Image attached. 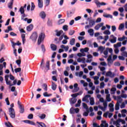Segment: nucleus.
<instances>
[{
  "label": "nucleus",
  "instance_id": "f257e3e1",
  "mask_svg": "<svg viewBox=\"0 0 127 127\" xmlns=\"http://www.w3.org/2000/svg\"><path fill=\"white\" fill-rule=\"evenodd\" d=\"M4 78L6 85L10 87L16 85V83H17V80L14 79L15 78L11 74H10L9 75L8 74H6Z\"/></svg>",
  "mask_w": 127,
  "mask_h": 127
},
{
  "label": "nucleus",
  "instance_id": "f03ea898",
  "mask_svg": "<svg viewBox=\"0 0 127 127\" xmlns=\"http://www.w3.org/2000/svg\"><path fill=\"white\" fill-rule=\"evenodd\" d=\"M11 108H9V115L11 118V119H14L15 118V111H14V109H13V107H14V104L13 103L11 104L10 105Z\"/></svg>",
  "mask_w": 127,
  "mask_h": 127
},
{
  "label": "nucleus",
  "instance_id": "7ed1b4c3",
  "mask_svg": "<svg viewBox=\"0 0 127 127\" xmlns=\"http://www.w3.org/2000/svg\"><path fill=\"white\" fill-rule=\"evenodd\" d=\"M44 38H45V34H44V33H41L39 34V36L38 39V45H40V44H41V42L44 40Z\"/></svg>",
  "mask_w": 127,
  "mask_h": 127
},
{
  "label": "nucleus",
  "instance_id": "20e7f679",
  "mask_svg": "<svg viewBox=\"0 0 127 127\" xmlns=\"http://www.w3.org/2000/svg\"><path fill=\"white\" fill-rule=\"evenodd\" d=\"M114 100H117V103L116 104H121L122 103V102H123V99H122V97L121 96H114Z\"/></svg>",
  "mask_w": 127,
  "mask_h": 127
},
{
  "label": "nucleus",
  "instance_id": "39448f33",
  "mask_svg": "<svg viewBox=\"0 0 127 127\" xmlns=\"http://www.w3.org/2000/svg\"><path fill=\"white\" fill-rule=\"evenodd\" d=\"M30 39L33 41H36V39H37V33L36 32H34L30 36Z\"/></svg>",
  "mask_w": 127,
  "mask_h": 127
},
{
  "label": "nucleus",
  "instance_id": "423d86ee",
  "mask_svg": "<svg viewBox=\"0 0 127 127\" xmlns=\"http://www.w3.org/2000/svg\"><path fill=\"white\" fill-rule=\"evenodd\" d=\"M24 123H25V124H28L29 125H31L32 126H35V123L33 121L30 120H24Z\"/></svg>",
  "mask_w": 127,
  "mask_h": 127
},
{
  "label": "nucleus",
  "instance_id": "0eeeda50",
  "mask_svg": "<svg viewBox=\"0 0 127 127\" xmlns=\"http://www.w3.org/2000/svg\"><path fill=\"white\" fill-rule=\"evenodd\" d=\"M82 94H83V92L82 91H79V92L77 93H74V94H72L71 95V97H72V98H77V97H78V96L80 95H82Z\"/></svg>",
  "mask_w": 127,
  "mask_h": 127
},
{
  "label": "nucleus",
  "instance_id": "6e6552de",
  "mask_svg": "<svg viewBox=\"0 0 127 127\" xmlns=\"http://www.w3.org/2000/svg\"><path fill=\"white\" fill-rule=\"evenodd\" d=\"M100 126L101 127H109V124L107 123L106 121H102Z\"/></svg>",
  "mask_w": 127,
  "mask_h": 127
},
{
  "label": "nucleus",
  "instance_id": "1a4fd4ad",
  "mask_svg": "<svg viewBox=\"0 0 127 127\" xmlns=\"http://www.w3.org/2000/svg\"><path fill=\"white\" fill-rule=\"evenodd\" d=\"M38 6L40 8L43 7V0H38Z\"/></svg>",
  "mask_w": 127,
  "mask_h": 127
},
{
  "label": "nucleus",
  "instance_id": "9d476101",
  "mask_svg": "<svg viewBox=\"0 0 127 127\" xmlns=\"http://www.w3.org/2000/svg\"><path fill=\"white\" fill-rule=\"evenodd\" d=\"M73 87L74 88L73 90V93H76V92H77L78 90L79 89V87H78V84H74Z\"/></svg>",
  "mask_w": 127,
  "mask_h": 127
},
{
  "label": "nucleus",
  "instance_id": "9b49d317",
  "mask_svg": "<svg viewBox=\"0 0 127 127\" xmlns=\"http://www.w3.org/2000/svg\"><path fill=\"white\" fill-rule=\"evenodd\" d=\"M51 48L53 51H56L57 50V46L55 44H51Z\"/></svg>",
  "mask_w": 127,
  "mask_h": 127
},
{
  "label": "nucleus",
  "instance_id": "f8f14e48",
  "mask_svg": "<svg viewBox=\"0 0 127 127\" xmlns=\"http://www.w3.org/2000/svg\"><path fill=\"white\" fill-rule=\"evenodd\" d=\"M118 10L121 13H120V15H121V16H122L123 17H124V16H125V14H124V7H120L118 9Z\"/></svg>",
  "mask_w": 127,
  "mask_h": 127
},
{
  "label": "nucleus",
  "instance_id": "ddd939ff",
  "mask_svg": "<svg viewBox=\"0 0 127 127\" xmlns=\"http://www.w3.org/2000/svg\"><path fill=\"white\" fill-rule=\"evenodd\" d=\"M86 59L85 58H82V59L81 58H78L77 59V62L80 63V62H82L83 64H85L86 62Z\"/></svg>",
  "mask_w": 127,
  "mask_h": 127
},
{
  "label": "nucleus",
  "instance_id": "4468645a",
  "mask_svg": "<svg viewBox=\"0 0 127 127\" xmlns=\"http://www.w3.org/2000/svg\"><path fill=\"white\" fill-rule=\"evenodd\" d=\"M76 102H77V99H76L75 98H72L70 99V105H74V104H75L76 103Z\"/></svg>",
  "mask_w": 127,
  "mask_h": 127
},
{
  "label": "nucleus",
  "instance_id": "2eb2a0df",
  "mask_svg": "<svg viewBox=\"0 0 127 127\" xmlns=\"http://www.w3.org/2000/svg\"><path fill=\"white\" fill-rule=\"evenodd\" d=\"M82 105L84 109H86V112H87L88 113H90V111H89V107H88V105H87V104L85 103H83Z\"/></svg>",
  "mask_w": 127,
  "mask_h": 127
},
{
  "label": "nucleus",
  "instance_id": "dca6fc26",
  "mask_svg": "<svg viewBox=\"0 0 127 127\" xmlns=\"http://www.w3.org/2000/svg\"><path fill=\"white\" fill-rule=\"evenodd\" d=\"M96 5L97 7H101V5H106V3L104 2H96Z\"/></svg>",
  "mask_w": 127,
  "mask_h": 127
},
{
  "label": "nucleus",
  "instance_id": "f3484780",
  "mask_svg": "<svg viewBox=\"0 0 127 127\" xmlns=\"http://www.w3.org/2000/svg\"><path fill=\"white\" fill-rule=\"evenodd\" d=\"M103 106H104V107H102L101 110H102V111H105L108 107V103H107V102H104L103 103Z\"/></svg>",
  "mask_w": 127,
  "mask_h": 127
},
{
  "label": "nucleus",
  "instance_id": "a211bd4d",
  "mask_svg": "<svg viewBox=\"0 0 127 127\" xmlns=\"http://www.w3.org/2000/svg\"><path fill=\"white\" fill-rule=\"evenodd\" d=\"M55 32H56V35H57V36H61V34H62V33H63V31L62 30H60L59 31H58V30H56Z\"/></svg>",
  "mask_w": 127,
  "mask_h": 127
},
{
  "label": "nucleus",
  "instance_id": "6ab92c4d",
  "mask_svg": "<svg viewBox=\"0 0 127 127\" xmlns=\"http://www.w3.org/2000/svg\"><path fill=\"white\" fill-rule=\"evenodd\" d=\"M88 98H91V95L88 94L85 95L83 98H82V101L83 102H86L88 100Z\"/></svg>",
  "mask_w": 127,
  "mask_h": 127
},
{
  "label": "nucleus",
  "instance_id": "aec40b11",
  "mask_svg": "<svg viewBox=\"0 0 127 127\" xmlns=\"http://www.w3.org/2000/svg\"><path fill=\"white\" fill-rule=\"evenodd\" d=\"M33 29V25L30 24L29 26L27 27V31H31Z\"/></svg>",
  "mask_w": 127,
  "mask_h": 127
},
{
  "label": "nucleus",
  "instance_id": "412c9836",
  "mask_svg": "<svg viewBox=\"0 0 127 127\" xmlns=\"http://www.w3.org/2000/svg\"><path fill=\"white\" fill-rule=\"evenodd\" d=\"M52 89L54 91H55L57 88V85H56L54 82H52Z\"/></svg>",
  "mask_w": 127,
  "mask_h": 127
},
{
  "label": "nucleus",
  "instance_id": "4be33fe9",
  "mask_svg": "<svg viewBox=\"0 0 127 127\" xmlns=\"http://www.w3.org/2000/svg\"><path fill=\"white\" fill-rule=\"evenodd\" d=\"M103 25H104V23H100L96 25V30H98V29H99L100 27H102V26H103Z\"/></svg>",
  "mask_w": 127,
  "mask_h": 127
},
{
  "label": "nucleus",
  "instance_id": "5701e85b",
  "mask_svg": "<svg viewBox=\"0 0 127 127\" xmlns=\"http://www.w3.org/2000/svg\"><path fill=\"white\" fill-rule=\"evenodd\" d=\"M40 16H41L42 18L44 19V18H45V17H46V14H45V12H41L40 13Z\"/></svg>",
  "mask_w": 127,
  "mask_h": 127
},
{
  "label": "nucleus",
  "instance_id": "b1692460",
  "mask_svg": "<svg viewBox=\"0 0 127 127\" xmlns=\"http://www.w3.org/2000/svg\"><path fill=\"white\" fill-rule=\"evenodd\" d=\"M20 109V113L23 114L24 113V107L23 106L19 107Z\"/></svg>",
  "mask_w": 127,
  "mask_h": 127
},
{
  "label": "nucleus",
  "instance_id": "393cba45",
  "mask_svg": "<svg viewBox=\"0 0 127 127\" xmlns=\"http://www.w3.org/2000/svg\"><path fill=\"white\" fill-rule=\"evenodd\" d=\"M88 32L91 36H93V35H94V30H93V29H89L88 30Z\"/></svg>",
  "mask_w": 127,
  "mask_h": 127
},
{
  "label": "nucleus",
  "instance_id": "a878e982",
  "mask_svg": "<svg viewBox=\"0 0 127 127\" xmlns=\"http://www.w3.org/2000/svg\"><path fill=\"white\" fill-rule=\"evenodd\" d=\"M113 73H112V71H108L106 73V76H108V77H111V78H113V77H114V75L113 74Z\"/></svg>",
  "mask_w": 127,
  "mask_h": 127
},
{
  "label": "nucleus",
  "instance_id": "bb28decb",
  "mask_svg": "<svg viewBox=\"0 0 127 127\" xmlns=\"http://www.w3.org/2000/svg\"><path fill=\"white\" fill-rule=\"evenodd\" d=\"M75 41H76L75 38H72L70 39L69 42L70 45H75Z\"/></svg>",
  "mask_w": 127,
  "mask_h": 127
},
{
  "label": "nucleus",
  "instance_id": "cd10ccee",
  "mask_svg": "<svg viewBox=\"0 0 127 127\" xmlns=\"http://www.w3.org/2000/svg\"><path fill=\"white\" fill-rule=\"evenodd\" d=\"M103 16L104 17H106V18H109V17L110 18H113V15L110 14H103Z\"/></svg>",
  "mask_w": 127,
  "mask_h": 127
},
{
  "label": "nucleus",
  "instance_id": "c85d7f7f",
  "mask_svg": "<svg viewBox=\"0 0 127 127\" xmlns=\"http://www.w3.org/2000/svg\"><path fill=\"white\" fill-rule=\"evenodd\" d=\"M37 124H38V125H39V126H40V127H46V125L44 123L37 122Z\"/></svg>",
  "mask_w": 127,
  "mask_h": 127
},
{
  "label": "nucleus",
  "instance_id": "c756f323",
  "mask_svg": "<svg viewBox=\"0 0 127 127\" xmlns=\"http://www.w3.org/2000/svg\"><path fill=\"white\" fill-rule=\"evenodd\" d=\"M90 104L91 106H93L95 104V101H94V98L93 97H90Z\"/></svg>",
  "mask_w": 127,
  "mask_h": 127
},
{
  "label": "nucleus",
  "instance_id": "7c9ffc66",
  "mask_svg": "<svg viewBox=\"0 0 127 127\" xmlns=\"http://www.w3.org/2000/svg\"><path fill=\"white\" fill-rule=\"evenodd\" d=\"M121 46H122V43L121 42L117 43V44L114 45L115 48H118V47H121Z\"/></svg>",
  "mask_w": 127,
  "mask_h": 127
},
{
  "label": "nucleus",
  "instance_id": "2f4dec72",
  "mask_svg": "<svg viewBox=\"0 0 127 127\" xmlns=\"http://www.w3.org/2000/svg\"><path fill=\"white\" fill-rule=\"evenodd\" d=\"M110 42L111 43H116L117 42V37H113V39L110 40Z\"/></svg>",
  "mask_w": 127,
  "mask_h": 127
},
{
  "label": "nucleus",
  "instance_id": "473e14b6",
  "mask_svg": "<svg viewBox=\"0 0 127 127\" xmlns=\"http://www.w3.org/2000/svg\"><path fill=\"white\" fill-rule=\"evenodd\" d=\"M65 22V20L64 19H61L58 21V24H62L63 23H64Z\"/></svg>",
  "mask_w": 127,
  "mask_h": 127
},
{
  "label": "nucleus",
  "instance_id": "72a5a7b5",
  "mask_svg": "<svg viewBox=\"0 0 127 127\" xmlns=\"http://www.w3.org/2000/svg\"><path fill=\"white\" fill-rule=\"evenodd\" d=\"M95 23H96V22L94 21V20H89V25H90L91 27L93 26Z\"/></svg>",
  "mask_w": 127,
  "mask_h": 127
},
{
  "label": "nucleus",
  "instance_id": "f704fd0d",
  "mask_svg": "<svg viewBox=\"0 0 127 127\" xmlns=\"http://www.w3.org/2000/svg\"><path fill=\"white\" fill-rule=\"evenodd\" d=\"M39 118H40L41 120H44V119L46 118V115L44 114H43L41 116H39Z\"/></svg>",
  "mask_w": 127,
  "mask_h": 127
},
{
  "label": "nucleus",
  "instance_id": "c9c22d12",
  "mask_svg": "<svg viewBox=\"0 0 127 127\" xmlns=\"http://www.w3.org/2000/svg\"><path fill=\"white\" fill-rule=\"evenodd\" d=\"M70 114L71 115H74V114H75V109H74L73 107L70 109Z\"/></svg>",
  "mask_w": 127,
  "mask_h": 127
},
{
  "label": "nucleus",
  "instance_id": "e433bc0d",
  "mask_svg": "<svg viewBox=\"0 0 127 127\" xmlns=\"http://www.w3.org/2000/svg\"><path fill=\"white\" fill-rule=\"evenodd\" d=\"M115 110L116 111H119L120 110V104L116 103L115 105Z\"/></svg>",
  "mask_w": 127,
  "mask_h": 127
},
{
  "label": "nucleus",
  "instance_id": "4c0bfd02",
  "mask_svg": "<svg viewBox=\"0 0 127 127\" xmlns=\"http://www.w3.org/2000/svg\"><path fill=\"white\" fill-rule=\"evenodd\" d=\"M125 28V24H121L119 27V30H122V29H123V28Z\"/></svg>",
  "mask_w": 127,
  "mask_h": 127
},
{
  "label": "nucleus",
  "instance_id": "58836bf2",
  "mask_svg": "<svg viewBox=\"0 0 127 127\" xmlns=\"http://www.w3.org/2000/svg\"><path fill=\"white\" fill-rule=\"evenodd\" d=\"M74 33H75V31L73 30H70L69 32V35L72 36V35H74Z\"/></svg>",
  "mask_w": 127,
  "mask_h": 127
},
{
  "label": "nucleus",
  "instance_id": "ea45409f",
  "mask_svg": "<svg viewBox=\"0 0 127 127\" xmlns=\"http://www.w3.org/2000/svg\"><path fill=\"white\" fill-rule=\"evenodd\" d=\"M14 71H15V73H18L19 72H21V68L18 67V68L15 69Z\"/></svg>",
  "mask_w": 127,
  "mask_h": 127
},
{
  "label": "nucleus",
  "instance_id": "a19ab883",
  "mask_svg": "<svg viewBox=\"0 0 127 127\" xmlns=\"http://www.w3.org/2000/svg\"><path fill=\"white\" fill-rule=\"evenodd\" d=\"M106 100H107V102H111V101H112L111 97H110V94H108L106 96Z\"/></svg>",
  "mask_w": 127,
  "mask_h": 127
},
{
  "label": "nucleus",
  "instance_id": "79ce46f5",
  "mask_svg": "<svg viewBox=\"0 0 127 127\" xmlns=\"http://www.w3.org/2000/svg\"><path fill=\"white\" fill-rule=\"evenodd\" d=\"M19 11L20 12L21 14L24 13V9L22 7V6L20 8Z\"/></svg>",
  "mask_w": 127,
  "mask_h": 127
},
{
  "label": "nucleus",
  "instance_id": "37998d69",
  "mask_svg": "<svg viewBox=\"0 0 127 127\" xmlns=\"http://www.w3.org/2000/svg\"><path fill=\"white\" fill-rule=\"evenodd\" d=\"M63 29L64 31H67L68 30V25H64L63 27Z\"/></svg>",
  "mask_w": 127,
  "mask_h": 127
},
{
  "label": "nucleus",
  "instance_id": "c03bdc74",
  "mask_svg": "<svg viewBox=\"0 0 127 127\" xmlns=\"http://www.w3.org/2000/svg\"><path fill=\"white\" fill-rule=\"evenodd\" d=\"M34 8H35V5L34 4V2H32L31 10H34Z\"/></svg>",
  "mask_w": 127,
  "mask_h": 127
},
{
  "label": "nucleus",
  "instance_id": "a18cd8bd",
  "mask_svg": "<svg viewBox=\"0 0 127 127\" xmlns=\"http://www.w3.org/2000/svg\"><path fill=\"white\" fill-rule=\"evenodd\" d=\"M104 34H106L107 35H110L111 34V32L109 30H106L104 32Z\"/></svg>",
  "mask_w": 127,
  "mask_h": 127
},
{
  "label": "nucleus",
  "instance_id": "49530a36",
  "mask_svg": "<svg viewBox=\"0 0 127 127\" xmlns=\"http://www.w3.org/2000/svg\"><path fill=\"white\" fill-rule=\"evenodd\" d=\"M42 87H44V90L45 91H47V84L46 83H43V85H42Z\"/></svg>",
  "mask_w": 127,
  "mask_h": 127
},
{
  "label": "nucleus",
  "instance_id": "de8ad7c7",
  "mask_svg": "<svg viewBox=\"0 0 127 127\" xmlns=\"http://www.w3.org/2000/svg\"><path fill=\"white\" fill-rule=\"evenodd\" d=\"M16 63L18 65L19 67H20V64H21V60H17L16 61Z\"/></svg>",
  "mask_w": 127,
  "mask_h": 127
},
{
  "label": "nucleus",
  "instance_id": "09e8293b",
  "mask_svg": "<svg viewBox=\"0 0 127 127\" xmlns=\"http://www.w3.org/2000/svg\"><path fill=\"white\" fill-rule=\"evenodd\" d=\"M47 24L49 26H52V21L48 19L47 22Z\"/></svg>",
  "mask_w": 127,
  "mask_h": 127
},
{
  "label": "nucleus",
  "instance_id": "8fccbe9b",
  "mask_svg": "<svg viewBox=\"0 0 127 127\" xmlns=\"http://www.w3.org/2000/svg\"><path fill=\"white\" fill-rule=\"evenodd\" d=\"M28 119H29V120H32V119H33V114H30L28 116Z\"/></svg>",
  "mask_w": 127,
  "mask_h": 127
},
{
  "label": "nucleus",
  "instance_id": "3c124183",
  "mask_svg": "<svg viewBox=\"0 0 127 127\" xmlns=\"http://www.w3.org/2000/svg\"><path fill=\"white\" fill-rule=\"evenodd\" d=\"M44 59H42V61H41V67L42 68V69L43 70L44 68V65H42L43 64H44Z\"/></svg>",
  "mask_w": 127,
  "mask_h": 127
},
{
  "label": "nucleus",
  "instance_id": "603ef678",
  "mask_svg": "<svg viewBox=\"0 0 127 127\" xmlns=\"http://www.w3.org/2000/svg\"><path fill=\"white\" fill-rule=\"evenodd\" d=\"M12 4H13V3H12V2H10L8 3V6L9 8H12Z\"/></svg>",
  "mask_w": 127,
  "mask_h": 127
},
{
  "label": "nucleus",
  "instance_id": "864d4df0",
  "mask_svg": "<svg viewBox=\"0 0 127 127\" xmlns=\"http://www.w3.org/2000/svg\"><path fill=\"white\" fill-rule=\"evenodd\" d=\"M3 49H5V46L4 44H1V48L0 49V52Z\"/></svg>",
  "mask_w": 127,
  "mask_h": 127
},
{
  "label": "nucleus",
  "instance_id": "5fc2aeb1",
  "mask_svg": "<svg viewBox=\"0 0 127 127\" xmlns=\"http://www.w3.org/2000/svg\"><path fill=\"white\" fill-rule=\"evenodd\" d=\"M112 30L113 32H115L116 30H117V27H116V26H112Z\"/></svg>",
  "mask_w": 127,
  "mask_h": 127
},
{
  "label": "nucleus",
  "instance_id": "6e6d98bb",
  "mask_svg": "<svg viewBox=\"0 0 127 127\" xmlns=\"http://www.w3.org/2000/svg\"><path fill=\"white\" fill-rule=\"evenodd\" d=\"M107 60L108 61V64L111 63V62L110 61H112V55H110L108 57Z\"/></svg>",
  "mask_w": 127,
  "mask_h": 127
},
{
  "label": "nucleus",
  "instance_id": "4d7b16f0",
  "mask_svg": "<svg viewBox=\"0 0 127 127\" xmlns=\"http://www.w3.org/2000/svg\"><path fill=\"white\" fill-rule=\"evenodd\" d=\"M89 113L88 112H85L83 113V116H84V117H88V116H89Z\"/></svg>",
  "mask_w": 127,
  "mask_h": 127
},
{
  "label": "nucleus",
  "instance_id": "13d9d810",
  "mask_svg": "<svg viewBox=\"0 0 127 127\" xmlns=\"http://www.w3.org/2000/svg\"><path fill=\"white\" fill-rule=\"evenodd\" d=\"M5 125L6 127H11V124L9 122H8V123H5Z\"/></svg>",
  "mask_w": 127,
  "mask_h": 127
},
{
  "label": "nucleus",
  "instance_id": "bf43d9fd",
  "mask_svg": "<svg viewBox=\"0 0 127 127\" xmlns=\"http://www.w3.org/2000/svg\"><path fill=\"white\" fill-rule=\"evenodd\" d=\"M49 63H50L49 61H48L47 62V64H46V67L47 68H48V70H49V66H50V64Z\"/></svg>",
  "mask_w": 127,
  "mask_h": 127
},
{
  "label": "nucleus",
  "instance_id": "052dcab7",
  "mask_svg": "<svg viewBox=\"0 0 127 127\" xmlns=\"http://www.w3.org/2000/svg\"><path fill=\"white\" fill-rule=\"evenodd\" d=\"M41 48H42V51H43V52H45L46 51L45 47H44V45H41Z\"/></svg>",
  "mask_w": 127,
  "mask_h": 127
},
{
  "label": "nucleus",
  "instance_id": "680f3d73",
  "mask_svg": "<svg viewBox=\"0 0 127 127\" xmlns=\"http://www.w3.org/2000/svg\"><path fill=\"white\" fill-rule=\"evenodd\" d=\"M5 102H6V105H7V106H9L10 103H9V101L8 100V98H6L5 99Z\"/></svg>",
  "mask_w": 127,
  "mask_h": 127
},
{
  "label": "nucleus",
  "instance_id": "e2e57ef3",
  "mask_svg": "<svg viewBox=\"0 0 127 127\" xmlns=\"http://www.w3.org/2000/svg\"><path fill=\"white\" fill-rule=\"evenodd\" d=\"M71 14H72V12L70 11H67V17H70L71 16Z\"/></svg>",
  "mask_w": 127,
  "mask_h": 127
},
{
  "label": "nucleus",
  "instance_id": "0e129e2a",
  "mask_svg": "<svg viewBox=\"0 0 127 127\" xmlns=\"http://www.w3.org/2000/svg\"><path fill=\"white\" fill-rule=\"evenodd\" d=\"M101 21H102V18L100 17L98 18L96 20V22H97V23H99V22H101Z\"/></svg>",
  "mask_w": 127,
  "mask_h": 127
},
{
  "label": "nucleus",
  "instance_id": "69168bd1",
  "mask_svg": "<svg viewBox=\"0 0 127 127\" xmlns=\"http://www.w3.org/2000/svg\"><path fill=\"white\" fill-rule=\"evenodd\" d=\"M114 65L115 66H121V63H120L119 62H115L114 63Z\"/></svg>",
  "mask_w": 127,
  "mask_h": 127
},
{
  "label": "nucleus",
  "instance_id": "338daca9",
  "mask_svg": "<svg viewBox=\"0 0 127 127\" xmlns=\"http://www.w3.org/2000/svg\"><path fill=\"white\" fill-rule=\"evenodd\" d=\"M105 87V83L104 82H102L100 83V88H103Z\"/></svg>",
  "mask_w": 127,
  "mask_h": 127
},
{
  "label": "nucleus",
  "instance_id": "774afa93",
  "mask_svg": "<svg viewBox=\"0 0 127 127\" xmlns=\"http://www.w3.org/2000/svg\"><path fill=\"white\" fill-rule=\"evenodd\" d=\"M122 55H123V56H124L125 57H127V52H124L122 53Z\"/></svg>",
  "mask_w": 127,
  "mask_h": 127
}]
</instances>
